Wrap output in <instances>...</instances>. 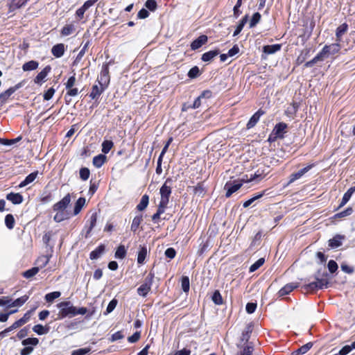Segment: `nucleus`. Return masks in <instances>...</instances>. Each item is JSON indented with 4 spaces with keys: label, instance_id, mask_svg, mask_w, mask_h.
Wrapping results in <instances>:
<instances>
[{
    "label": "nucleus",
    "instance_id": "obj_47",
    "mask_svg": "<svg viewBox=\"0 0 355 355\" xmlns=\"http://www.w3.org/2000/svg\"><path fill=\"white\" fill-rule=\"evenodd\" d=\"M61 295L60 291H54L47 293L45 295V300L47 302H52L55 299L58 298Z\"/></svg>",
    "mask_w": 355,
    "mask_h": 355
},
{
    "label": "nucleus",
    "instance_id": "obj_39",
    "mask_svg": "<svg viewBox=\"0 0 355 355\" xmlns=\"http://www.w3.org/2000/svg\"><path fill=\"white\" fill-rule=\"evenodd\" d=\"M15 220L14 216L11 214H7L6 216L5 224H6V226L9 230L13 229V227L15 226Z\"/></svg>",
    "mask_w": 355,
    "mask_h": 355
},
{
    "label": "nucleus",
    "instance_id": "obj_26",
    "mask_svg": "<svg viewBox=\"0 0 355 355\" xmlns=\"http://www.w3.org/2000/svg\"><path fill=\"white\" fill-rule=\"evenodd\" d=\"M281 44L266 45L263 47V52L266 54H273L281 49Z\"/></svg>",
    "mask_w": 355,
    "mask_h": 355
},
{
    "label": "nucleus",
    "instance_id": "obj_24",
    "mask_svg": "<svg viewBox=\"0 0 355 355\" xmlns=\"http://www.w3.org/2000/svg\"><path fill=\"white\" fill-rule=\"evenodd\" d=\"M348 30V25L346 23H343L339 26L336 31V42L342 41V36L347 33Z\"/></svg>",
    "mask_w": 355,
    "mask_h": 355
},
{
    "label": "nucleus",
    "instance_id": "obj_54",
    "mask_svg": "<svg viewBox=\"0 0 355 355\" xmlns=\"http://www.w3.org/2000/svg\"><path fill=\"white\" fill-rule=\"evenodd\" d=\"M91 347L80 348L72 351L71 355H85L91 352Z\"/></svg>",
    "mask_w": 355,
    "mask_h": 355
},
{
    "label": "nucleus",
    "instance_id": "obj_43",
    "mask_svg": "<svg viewBox=\"0 0 355 355\" xmlns=\"http://www.w3.org/2000/svg\"><path fill=\"white\" fill-rule=\"evenodd\" d=\"M126 255V250L124 245H119L116 250L114 257L116 259H123Z\"/></svg>",
    "mask_w": 355,
    "mask_h": 355
},
{
    "label": "nucleus",
    "instance_id": "obj_49",
    "mask_svg": "<svg viewBox=\"0 0 355 355\" xmlns=\"http://www.w3.org/2000/svg\"><path fill=\"white\" fill-rule=\"evenodd\" d=\"M261 15L259 12H255L253 15L252 19H250L249 26L250 28H254L257 26V24L259 22L261 19Z\"/></svg>",
    "mask_w": 355,
    "mask_h": 355
},
{
    "label": "nucleus",
    "instance_id": "obj_45",
    "mask_svg": "<svg viewBox=\"0 0 355 355\" xmlns=\"http://www.w3.org/2000/svg\"><path fill=\"white\" fill-rule=\"evenodd\" d=\"M352 213H353V209L352 207H347L344 211L335 214L334 218H345L346 216H350Z\"/></svg>",
    "mask_w": 355,
    "mask_h": 355
},
{
    "label": "nucleus",
    "instance_id": "obj_33",
    "mask_svg": "<svg viewBox=\"0 0 355 355\" xmlns=\"http://www.w3.org/2000/svg\"><path fill=\"white\" fill-rule=\"evenodd\" d=\"M193 192L195 195L202 198L206 193V189L203 184L200 182L193 187Z\"/></svg>",
    "mask_w": 355,
    "mask_h": 355
},
{
    "label": "nucleus",
    "instance_id": "obj_32",
    "mask_svg": "<svg viewBox=\"0 0 355 355\" xmlns=\"http://www.w3.org/2000/svg\"><path fill=\"white\" fill-rule=\"evenodd\" d=\"M142 221H143V216L141 214L136 216L132 220V222L131 224V230L133 232H136L139 228V225L141 224V223Z\"/></svg>",
    "mask_w": 355,
    "mask_h": 355
},
{
    "label": "nucleus",
    "instance_id": "obj_12",
    "mask_svg": "<svg viewBox=\"0 0 355 355\" xmlns=\"http://www.w3.org/2000/svg\"><path fill=\"white\" fill-rule=\"evenodd\" d=\"M51 67L50 65L46 66L35 78V83L42 85V83L44 81L45 78L47 76L48 73L51 71Z\"/></svg>",
    "mask_w": 355,
    "mask_h": 355
},
{
    "label": "nucleus",
    "instance_id": "obj_20",
    "mask_svg": "<svg viewBox=\"0 0 355 355\" xmlns=\"http://www.w3.org/2000/svg\"><path fill=\"white\" fill-rule=\"evenodd\" d=\"M96 220H97V214H96V213H93L92 214V216H90L89 219L87 222V223H89V225L87 224L85 226L86 227H87V232L85 234L86 238L89 236L91 231L96 225Z\"/></svg>",
    "mask_w": 355,
    "mask_h": 355
},
{
    "label": "nucleus",
    "instance_id": "obj_38",
    "mask_svg": "<svg viewBox=\"0 0 355 355\" xmlns=\"http://www.w3.org/2000/svg\"><path fill=\"white\" fill-rule=\"evenodd\" d=\"M313 346L312 343H308L305 344L304 345L302 346L299 349H297L296 351L293 352V354L295 355H299V354H306Z\"/></svg>",
    "mask_w": 355,
    "mask_h": 355
},
{
    "label": "nucleus",
    "instance_id": "obj_55",
    "mask_svg": "<svg viewBox=\"0 0 355 355\" xmlns=\"http://www.w3.org/2000/svg\"><path fill=\"white\" fill-rule=\"evenodd\" d=\"M89 175H90V171L89 170V168H86V167H83L80 169V178L85 181L87 180H88V178H89Z\"/></svg>",
    "mask_w": 355,
    "mask_h": 355
},
{
    "label": "nucleus",
    "instance_id": "obj_37",
    "mask_svg": "<svg viewBox=\"0 0 355 355\" xmlns=\"http://www.w3.org/2000/svg\"><path fill=\"white\" fill-rule=\"evenodd\" d=\"M355 349V340L352 343L351 345H346L341 348V349L338 352V355H347L352 350Z\"/></svg>",
    "mask_w": 355,
    "mask_h": 355
},
{
    "label": "nucleus",
    "instance_id": "obj_8",
    "mask_svg": "<svg viewBox=\"0 0 355 355\" xmlns=\"http://www.w3.org/2000/svg\"><path fill=\"white\" fill-rule=\"evenodd\" d=\"M71 202V196L70 194L68 193L60 201L55 203L53 209L54 211H64V209L67 207Z\"/></svg>",
    "mask_w": 355,
    "mask_h": 355
},
{
    "label": "nucleus",
    "instance_id": "obj_6",
    "mask_svg": "<svg viewBox=\"0 0 355 355\" xmlns=\"http://www.w3.org/2000/svg\"><path fill=\"white\" fill-rule=\"evenodd\" d=\"M111 64V62L103 64L102 66V69L101 71V76L98 78V82L100 85H103L104 87H107L110 83V76H109V65Z\"/></svg>",
    "mask_w": 355,
    "mask_h": 355
},
{
    "label": "nucleus",
    "instance_id": "obj_61",
    "mask_svg": "<svg viewBox=\"0 0 355 355\" xmlns=\"http://www.w3.org/2000/svg\"><path fill=\"white\" fill-rule=\"evenodd\" d=\"M145 6L150 11H154L157 8V2L155 0H147Z\"/></svg>",
    "mask_w": 355,
    "mask_h": 355
},
{
    "label": "nucleus",
    "instance_id": "obj_23",
    "mask_svg": "<svg viewBox=\"0 0 355 355\" xmlns=\"http://www.w3.org/2000/svg\"><path fill=\"white\" fill-rule=\"evenodd\" d=\"M38 175V171H34L29 175H28L26 178L19 184V187L22 188L26 187V185L33 182L37 178Z\"/></svg>",
    "mask_w": 355,
    "mask_h": 355
},
{
    "label": "nucleus",
    "instance_id": "obj_62",
    "mask_svg": "<svg viewBox=\"0 0 355 355\" xmlns=\"http://www.w3.org/2000/svg\"><path fill=\"white\" fill-rule=\"evenodd\" d=\"M241 5H242V0H237L236 3L233 8L234 16L235 18H237L241 12L239 10Z\"/></svg>",
    "mask_w": 355,
    "mask_h": 355
},
{
    "label": "nucleus",
    "instance_id": "obj_5",
    "mask_svg": "<svg viewBox=\"0 0 355 355\" xmlns=\"http://www.w3.org/2000/svg\"><path fill=\"white\" fill-rule=\"evenodd\" d=\"M172 182V180L171 178H167L164 184L159 189V193L161 195L162 202H166L168 203L169 197L171 194V183Z\"/></svg>",
    "mask_w": 355,
    "mask_h": 355
},
{
    "label": "nucleus",
    "instance_id": "obj_17",
    "mask_svg": "<svg viewBox=\"0 0 355 355\" xmlns=\"http://www.w3.org/2000/svg\"><path fill=\"white\" fill-rule=\"evenodd\" d=\"M106 88L107 87H104L103 85H100V87L96 85H93L92 92L89 94V97L92 99H98Z\"/></svg>",
    "mask_w": 355,
    "mask_h": 355
},
{
    "label": "nucleus",
    "instance_id": "obj_29",
    "mask_svg": "<svg viewBox=\"0 0 355 355\" xmlns=\"http://www.w3.org/2000/svg\"><path fill=\"white\" fill-rule=\"evenodd\" d=\"M49 326H43L42 324H36L33 327V331L38 335L46 334L49 331Z\"/></svg>",
    "mask_w": 355,
    "mask_h": 355
},
{
    "label": "nucleus",
    "instance_id": "obj_64",
    "mask_svg": "<svg viewBox=\"0 0 355 355\" xmlns=\"http://www.w3.org/2000/svg\"><path fill=\"white\" fill-rule=\"evenodd\" d=\"M253 350V346L247 345L240 352L239 355H252Z\"/></svg>",
    "mask_w": 355,
    "mask_h": 355
},
{
    "label": "nucleus",
    "instance_id": "obj_16",
    "mask_svg": "<svg viewBox=\"0 0 355 355\" xmlns=\"http://www.w3.org/2000/svg\"><path fill=\"white\" fill-rule=\"evenodd\" d=\"M355 192V186L350 187L343 195V198L341 200V202L338 207L337 209H340L343 207L345 204L347 203V202L350 200L352 196Z\"/></svg>",
    "mask_w": 355,
    "mask_h": 355
},
{
    "label": "nucleus",
    "instance_id": "obj_31",
    "mask_svg": "<svg viewBox=\"0 0 355 355\" xmlns=\"http://www.w3.org/2000/svg\"><path fill=\"white\" fill-rule=\"evenodd\" d=\"M39 63L35 60H31L25 62L22 66V69L24 71L35 70L38 67Z\"/></svg>",
    "mask_w": 355,
    "mask_h": 355
},
{
    "label": "nucleus",
    "instance_id": "obj_9",
    "mask_svg": "<svg viewBox=\"0 0 355 355\" xmlns=\"http://www.w3.org/2000/svg\"><path fill=\"white\" fill-rule=\"evenodd\" d=\"M265 114V112L261 109H259L257 112H255L248 121L246 128L247 129L252 128L259 121L260 117Z\"/></svg>",
    "mask_w": 355,
    "mask_h": 355
},
{
    "label": "nucleus",
    "instance_id": "obj_2",
    "mask_svg": "<svg viewBox=\"0 0 355 355\" xmlns=\"http://www.w3.org/2000/svg\"><path fill=\"white\" fill-rule=\"evenodd\" d=\"M57 307L60 309L58 319L76 315V306H73L70 301L61 302L57 304Z\"/></svg>",
    "mask_w": 355,
    "mask_h": 355
},
{
    "label": "nucleus",
    "instance_id": "obj_18",
    "mask_svg": "<svg viewBox=\"0 0 355 355\" xmlns=\"http://www.w3.org/2000/svg\"><path fill=\"white\" fill-rule=\"evenodd\" d=\"M219 53L220 50L218 49L207 51L202 55L201 60L203 62H210L213 58L219 55Z\"/></svg>",
    "mask_w": 355,
    "mask_h": 355
},
{
    "label": "nucleus",
    "instance_id": "obj_52",
    "mask_svg": "<svg viewBox=\"0 0 355 355\" xmlns=\"http://www.w3.org/2000/svg\"><path fill=\"white\" fill-rule=\"evenodd\" d=\"M187 75L191 79L198 77L200 75V69H199L198 67L195 66V67H192L189 71Z\"/></svg>",
    "mask_w": 355,
    "mask_h": 355
},
{
    "label": "nucleus",
    "instance_id": "obj_13",
    "mask_svg": "<svg viewBox=\"0 0 355 355\" xmlns=\"http://www.w3.org/2000/svg\"><path fill=\"white\" fill-rule=\"evenodd\" d=\"M208 37L205 35H202L193 40L191 44V49L192 50H197L200 48L203 44H206Z\"/></svg>",
    "mask_w": 355,
    "mask_h": 355
},
{
    "label": "nucleus",
    "instance_id": "obj_15",
    "mask_svg": "<svg viewBox=\"0 0 355 355\" xmlns=\"http://www.w3.org/2000/svg\"><path fill=\"white\" fill-rule=\"evenodd\" d=\"M6 199L14 205H19L23 200V196L19 193H9L6 195Z\"/></svg>",
    "mask_w": 355,
    "mask_h": 355
},
{
    "label": "nucleus",
    "instance_id": "obj_30",
    "mask_svg": "<svg viewBox=\"0 0 355 355\" xmlns=\"http://www.w3.org/2000/svg\"><path fill=\"white\" fill-rule=\"evenodd\" d=\"M105 160H106L105 155L100 154L97 156H95L93 158L92 163H93L94 166H96V168H100L105 163Z\"/></svg>",
    "mask_w": 355,
    "mask_h": 355
},
{
    "label": "nucleus",
    "instance_id": "obj_53",
    "mask_svg": "<svg viewBox=\"0 0 355 355\" xmlns=\"http://www.w3.org/2000/svg\"><path fill=\"white\" fill-rule=\"evenodd\" d=\"M21 138H22L21 136H19L13 139H5L0 138V144H3V145H7V146L12 145V144H15L17 143L18 141H21Z\"/></svg>",
    "mask_w": 355,
    "mask_h": 355
},
{
    "label": "nucleus",
    "instance_id": "obj_41",
    "mask_svg": "<svg viewBox=\"0 0 355 355\" xmlns=\"http://www.w3.org/2000/svg\"><path fill=\"white\" fill-rule=\"evenodd\" d=\"M39 343V340L37 338H28L21 341L24 346H36Z\"/></svg>",
    "mask_w": 355,
    "mask_h": 355
},
{
    "label": "nucleus",
    "instance_id": "obj_40",
    "mask_svg": "<svg viewBox=\"0 0 355 355\" xmlns=\"http://www.w3.org/2000/svg\"><path fill=\"white\" fill-rule=\"evenodd\" d=\"M40 269L38 267H33L29 270H26L23 272L22 275L26 279H30L35 276L38 272Z\"/></svg>",
    "mask_w": 355,
    "mask_h": 355
},
{
    "label": "nucleus",
    "instance_id": "obj_34",
    "mask_svg": "<svg viewBox=\"0 0 355 355\" xmlns=\"http://www.w3.org/2000/svg\"><path fill=\"white\" fill-rule=\"evenodd\" d=\"M248 20V16L246 15L244 16L242 19L239 21V24L237 25L236 30L234 32L233 36L238 35L243 28L245 24L247 23Z\"/></svg>",
    "mask_w": 355,
    "mask_h": 355
},
{
    "label": "nucleus",
    "instance_id": "obj_46",
    "mask_svg": "<svg viewBox=\"0 0 355 355\" xmlns=\"http://www.w3.org/2000/svg\"><path fill=\"white\" fill-rule=\"evenodd\" d=\"M75 31L74 25L73 24H68L64 26L62 31L61 34L64 36H67L71 35L73 31Z\"/></svg>",
    "mask_w": 355,
    "mask_h": 355
},
{
    "label": "nucleus",
    "instance_id": "obj_21",
    "mask_svg": "<svg viewBox=\"0 0 355 355\" xmlns=\"http://www.w3.org/2000/svg\"><path fill=\"white\" fill-rule=\"evenodd\" d=\"M51 53L55 58H60L64 55V44H58L54 45L51 49Z\"/></svg>",
    "mask_w": 355,
    "mask_h": 355
},
{
    "label": "nucleus",
    "instance_id": "obj_36",
    "mask_svg": "<svg viewBox=\"0 0 355 355\" xmlns=\"http://www.w3.org/2000/svg\"><path fill=\"white\" fill-rule=\"evenodd\" d=\"M28 300V295H23L21 297H19L16 299L15 301L12 302L11 304H9V307L21 306Z\"/></svg>",
    "mask_w": 355,
    "mask_h": 355
},
{
    "label": "nucleus",
    "instance_id": "obj_3",
    "mask_svg": "<svg viewBox=\"0 0 355 355\" xmlns=\"http://www.w3.org/2000/svg\"><path fill=\"white\" fill-rule=\"evenodd\" d=\"M315 282H310L303 286L302 288H304L306 291L313 292L327 288L329 284V279L320 278H315Z\"/></svg>",
    "mask_w": 355,
    "mask_h": 355
},
{
    "label": "nucleus",
    "instance_id": "obj_14",
    "mask_svg": "<svg viewBox=\"0 0 355 355\" xmlns=\"http://www.w3.org/2000/svg\"><path fill=\"white\" fill-rule=\"evenodd\" d=\"M345 236L340 234H337L329 241V246L331 248H337L342 245L343 241L345 240Z\"/></svg>",
    "mask_w": 355,
    "mask_h": 355
},
{
    "label": "nucleus",
    "instance_id": "obj_58",
    "mask_svg": "<svg viewBox=\"0 0 355 355\" xmlns=\"http://www.w3.org/2000/svg\"><path fill=\"white\" fill-rule=\"evenodd\" d=\"M154 277H155V274L154 272H153L152 271H150L149 272V274L146 276V277L145 278V280L144 282V284H146V286H148V287H150L151 288V286L153 284V279H154Z\"/></svg>",
    "mask_w": 355,
    "mask_h": 355
},
{
    "label": "nucleus",
    "instance_id": "obj_60",
    "mask_svg": "<svg viewBox=\"0 0 355 355\" xmlns=\"http://www.w3.org/2000/svg\"><path fill=\"white\" fill-rule=\"evenodd\" d=\"M341 270L347 274H352L354 271V268L353 266H349L346 263H342L340 265Z\"/></svg>",
    "mask_w": 355,
    "mask_h": 355
},
{
    "label": "nucleus",
    "instance_id": "obj_1",
    "mask_svg": "<svg viewBox=\"0 0 355 355\" xmlns=\"http://www.w3.org/2000/svg\"><path fill=\"white\" fill-rule=\"evenodd\" d=\"M340 42H336L330 45H325L315 58L304 64V67L306 68L312 67L318 62L323 61L325 58H328L329 55H334L338 53L340 49Z\"/></svg>",
    "mask_w": 355,
    "mask_h": 355
},
{
    "label": "nucleus",
    "instance_id": "obj_50",
    "mask_svg": "<svg viewBox=\"0 0 355 355\" xmlns=\"http://www.w3.org/2000/svg\"><path fill=\"white\" fill-rule=\"evenodd\" d=\"M265 262V259L263 258L259 259L255 263H254L250 267L249 271L250 272H253L256 271L258 268H259Z\"/></svg>",
    "mask_w": 355,
    "mask_h": 355
},
{
    "label": "nucleus",
    "instance_id": "obj_7",
    "mask_svg": "<svg viewBox=\"0 0 355 355\" xmlns=\"http://www.w3.org/2000/svg\"><path fill=\"white\" fill-rule=\"evenodd\" d=\"M21 87V83H19L15 85L14 87H11L5 92L0 94V107H1L9 98V97L14 94L18 89Z\"/></svg>",
    "mask_w": 355,
    "mask_h": 355
},
{
    "label": "nucleus",
    "instance_id": "obj_35",
    "mask_svg": "<svg viewBox=\"0 0 355 355\" xmlns=\"http://www.w3.org/2000/svg\"><path fill=\"white\" fill-rule=\"evenodd\" d=\"M147 255V248L145 246H143L140 248L138 256H137V263L139 264H143L144 263L145 259Z\"/></svg>",
    "mask_w": 355,
    "mask_h": 355
},
{
    "label": "nucleus",
    "instance_id": "obj_22",
    "mask_svg": "<svg viewBox=\"0 0 355 355\" xmlns=\"http://www.w3.org/2000/svg\"><path fill=\"white\" fill-rule=\"evenodd\" d=\"M253 324L252 322H250L246 325L244 331L242 333V336L241 338V341H245V343H248L251 336Z\"/></svg>",
    "mask_w": 355,
    "mask_h": 355
},
{
    "label": "nucleus",
    "instance_id": "obj_56",
    "mask_svg": "<svg viewBox=\"0 0 355 355\" xmlns=\"http://www.w3.org/2000/svg\"><path fill=\"white\" fill-rule=\"evenodd\" d=\"M57 214L54 216V220L55 222H61L64 220V219L67 218V216L64 211H57Z\"/></svg>",
    "mask_w": 355,
    "mask_h": 355
},
{
    "label": "nucleus",
    "instance_id": "obj_19",
    "mask_svg": "<svg viewBox=\"0 0 355 355\" xmlns=\"http://www.w3.org/2000/svg\"><path fill=\"white\" fill-rule=\"evenodd\" d=\"M297 287V285L294 283L287 284L279 291L278 295L279 297H283L288 295Z\"/></svg>",
    "mask_w": 355,
    "mask_h": 355
},
{
    "label": "nucleus",
    "instance_id": "obj_11",
    "mask_svg": "<svg viewBox=\"0 0 355 355\" xmlns=\"http://www.w3.org/2000/svg\"><path fill=\"white\" fill-rule=\"evenodd\" d=\"M287 124L284 122H280L276 124L273 129V132L275 135V137L277 138L283 139L284 132H285V130L287 129Z\"/></svg>",
    "mask_w": 355,
    "mask_h": 355
},
{
    "label": "nucleus",
    "instance_id": "obj_10",
    "mask_svg": "<svg viewBox=\"0 0 355 355\" xmlns=\"http://www.w3.org/2000/svg\"><path fill=\"white\" fill-rule=\"evenodd\" d=\"M313 167V165H309L301 170H300L297 173H292L290 175V180L288 181V184H291L294 182L295 180L300 179L302 178L306 173H307L311 168Z\"/></svg>",
    "mask_w": 355,
    "mask_h": 355
},
{
    "label": "nucleus",
    "instance_id": "obj_63",
    "mask_svg": "<svg viewBox=\"0 0 355 355\" xmlns=\"http://www.w3.org/2000/svg\"><path fill=\"white\" fill-rule=\"evenodd\" d=\"M327 267L331 273H334L338 270V264L334 260H330L328 262Z\"/></svg>",
    "mask_w": 355,
    "mask_h": 355
},
{
    "label": "nucleus",
    "instance_id": "obj_28",
    "mask_svg": "<svg viewBox=\"0 0 355 355\" xmlns=\"http://www.w3.org/2000/svg\"><path fill=\"white\" fill-rule=\"evenodd\" d=\"M149 202V196L147 194H144L139 202V203L137 205V209L141 211H144L148 206Z\"/></svg>",
    "mask_w": 355,
    "mask_h": 355
},
{
    "label": "nucleus",
    "instance_id": "obj_57",
    "mask_svg": "<svg viewBox=\"0 0 355 355\" xmlns=\"http://www.w3.org/2000/svg\"><path fill=\"white\" fill-rule=\"evenodd\" d=\"M117 303H118V302L116 299L112 300L109 302V304L107 306V309H106V312L105 313L108 314V313H110L111 312H112L114 311V309L116 308Z\"/></svg>",
    "mask_w": 355,
    "mask_h": 355
},
{
    "label": "nucleus",
    "instance_id": "obj_4",
    "mask_svg": "<svg viewBox=\"0 0 355 355\" xmlns=\"http://www.w3.org/2000/svg\"><path fill=\"white\" fill-rule=\"evenodd\" d=\"M243 180H234L226 182L224 189L226 190L225 197L230 198L234 192L237 191L243 185Z\"/></svg>",
    "mask_w": 355,
    "mask_h": 355
},
{
    "label": "nucleus",
    "instance_id": "obj_25",
    "mask_svg": "<svg viewBox=\"0 0 355 355\" xmlns=\"http://www.w3.org/2000/svg\"><path fill=\"white\" fill-rule=\"evenodd\" d=\"M105 247L104 245L101 244L98 248H96L94 250L92 251L89 254V258L92 260L98 259L104 252Z\"/></svg>",
    "mask_w": 355,
    "mask_h": 355
},
{
    "label": "nucleus",
    "instance_id": "obj_48",
    "mask_svg": "<svg viewBox=\"0 0 355 355\" xmlns=\"http://www.w3.org/2000/svg\"><path fill=\"white\" fill-rule=\"evenodd\" d=\"M182 289L184 293H187L189 291L190 284L189 279L187 276H183L181 281Z\"/></svg>",
    "mask_w": 355,
    "mask_h": 355
},
{
    "label": "nucleus",
    "instance_id": "obj_59",
    "mask_svg": "<svg viewBox=\"0 0 355 355\" xmlns=\"http://www.w3.org/2000/svg\"><path fill=\"white\" fill-rule=\"evenodd\" d=\"M315 278L326 279H328V273L325 268L319 269L314 275Z\"/></svg>",
    "mask_w": 355,
    "mask_h": 355
},
{
    "label": "nucleus",
    "instance_id": "obj_44",
    "mask_svg": "<svg viewBox=\"0 0 355 355\" xmlns=\"http://www.w3.org/2000/svg\"><path fill=\"white\" fill-rule=\"evenodd\" d=\"M150 291V288L144 284V283L137 288L138 295L146 297L148 292Z\"/></svg>",
    "mask_w": 355,
    "mask_h": 355
},
{
    "label": "nucleus",
    "instance_id": "obj_27",
    "mask_svg": "<svg viewBox=\"0 0 355 355\" xmlns=\"http://www.w3.org/2000/svg\"><path fill=\"white\" fill-rule=\"evenodd\" d=\"M85 202H86V200L83 197H80L77 200V201L75 203V206H74L73 215L76 216L80 212L82 208L83 207V206L85 204Z\"/></svg>",
    "mask_w": 355,
    "mask_h": 355
},
{
    "label": "nucleus",
    "instance_id": "obj_42",
    "mask_svg": "<svg viewBox=\"0 0 355 355\" xmlns=\"http://www.w3.org/2000/svg\"><path fill=\"white\" fill-rule=\"evenodd\" d=\"M114 146V143L110 140H105L102 144V152L107 154L110 152Z\"/></svg>",
    "mask_w": 355,
    "mask_h": 355
},
{
    "label": "nucleus",
    "instance_id": "obj_51",
    "mask_svg": "<svg viewBox=\"0 0 355 355\" xmlns=\"http://www.w3.org/2000/svg\"><path fill=\"white\" fill-rule=\"evenodd\" d=\"M212 301L217 305L222 304L223 301L222 296L218 291H215L212 295Z\"/></svg>",
    "mask_w": 355,
    "mask_h": 355
}]
</instances>
